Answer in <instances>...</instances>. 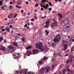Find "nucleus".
<instances>
[{"label":"nucleus","instance_id":"nucleus-27","mask_svg":"<svg viewBox=\"0 0 74 74\" xmlns=\"http://www.w3.org/2000/svg\"><path fill=\"white\" fill-rule=\"evenodd\" d=\"M32 48V46H29V47H27L26 48V49L28 50L29 49H30Z\"/></svg>","mask_w":74,"mask_h":74},{"label":"nucleus","instance_id":"nucleus-21","mask_svg":"<svg viewBox=\"0 0 74 74\" xmlns=\"http://www.w3.org/2000/svg\"><path fill=\"white\" fill-rule=\"evenodd\" d=\"M12 44H13V45H14V46H15L16 47L18 46V43H16V42H13L12 43Z\"/></svg>","mask_w":74,"mask_h":74},{"label":"nucleus","instance_id":"nucleus-55","mask_svg":"<svg viewBox=\"0 0 74 74\" xmlns=\"http://www.w3.org/2000/svg\"><path fill=\"white\" fill-rule=\"evenodd\" d=\"M49 5L51 6V5H52V4H51V3L50 2H49Z\"/></svg>","mask_w":74,"mask_h":74},{"label":"nucleus","instance_id":"nucleus-50","mask_svg":"<svg viewBox=\"0 0 74 74\" xmlns=\"http://www.w3.org/2000/svg\"><path fill=\"white\" fill-rule=\"evenodd\" d=\"M2 46L0 45V50H1Z\"/></svg>","mask_w":74,"mask_h":74},{"label":"nucleus","instance_id":"nucleus-4","mask_svg":"<svg viewBox=\"0 0 74 74\" xmlns=\"http://www.w3.org/2000/svg\"><path fill=\"white\" fill-rule=\"evenodd\" d=\"M16 48L13 45H10L8 47V51L10 52H13L15 50Z\"/></svg>","mask_w":74,"mask_h":74},{"label":"nucleus","instance_id":"nucleus-47","mask_svg":"<svg viewBox=\"0 0 74 74\" xmlns=\"http://www.w3.org/2000/svg\"><path fill=\"white\" fill-rule=\"evenodd\" d=\"M27 26V24H26L25 25H24V27H26Z\"/></svg>","mask_w":74,"mask_h":74},{"label":"nucleus","instance_id":"nucleus-7","mask_svg":"<svg viewBox=\"0 0 74 74\" xmlns=\"http://www.w3.org/2000/svg\"><path fill=\"white\" fill-rule=\"evenodd\" d=\"M50 23V20H49V19H48L46 22V25L45 26V28L48 27V26H49V25Z\"/></svg>","mask_w":74,"mask_h":74},{"label":"nucleus","instance_id":"nucleus-41","mask_svg":"<svg viewBox=\"0 0 74 74\" xmlns=\"http://www.w3.org/2000/svg\"><path fill=\"white\" fill-rule=\"evenodd\" d=\"M28 70V69H26V71H25V74H27V71Z\"/></svg>","mask_w":74,"mask_h":74},{"label":"nucleus","instance_id":"nucleus-6","mask_svg":"<svg viewBox=\"0 0 74 74\" xmlns=\"http://www.w3.org/2000/svg\"><path fill=\"white\" fill-rule=\"evenodd\" d=\"M62 21L65 25H67V24L69 22V20L68 18H65L64 19H63Z\"/></svg>","mask_w":74,"mask_h":74},{"label":"nucleus","instance_id":"nucleus-19","mask_svg":"<svg viewBox=\"0 0 74 74\" xmlns=\"http://www.w3.org/2000/svg\"><path fill=\"white\" fill-rule=\"evenodd\" d=\"M10 23L11 24H14L15 23V21L14 20H12L10 22Z\"/></svg>","mask_w":74,"mask_h":74},{"label":"nucleus","instance_id":"nucleus-56","mask_svg":"<svg viewBox=\"0 0 74 74\" xmlns=\"http://www.w3.org/2000/svg\"><path fill=\"white\" fill-rule=\"evenodd\" d=\"M31 21H34V18H32L31 19Z\"/></svg>","mask_w":74,"mask_h":74},{"label":"nucleus","instance_id":"nucleus-2","mask_svg":"<svg viewBox=\"0 0 74 74\" xmlns=\"http://www.w3.org/2000/svg\"><path fill=\"white\" fill-rule=\"evenodd\" d=\"M50 67L49 66H47L46 68H42L40 69L39 72V74H44L45 73H47L49 71Z\"/></svg>","mask_w":74,"mask_h":74},{"label":"nucleus","instance_id":"nucleus-54","mask_svg":"<svg viewBox=\"0 0 74 74\" xmlns=\"http://www.w3.org/2000/svg\"><path fill=\"white\" fill-rule=\"evenodd\" d=\"M10 8L11 9H12V5H11L10 6Z\"/></svg>","mask_w":74,"mask_h":74},{"label":"nucleus","instance_id":"nucleus-52","mask_svg":"<svg viewBox=\"0 0 74 74\" xmlns=\"http://www.w3.org/2000/svg\"><path fill=\"white\" fill-rule=\"evenodd\" d=\"M1 30L2 31H3V32H5V29L4 28L2 29Z\"/></svg>","mask_w":74,"mask_h":74},{"label":"nucleus","instance_id":"nucleus-37","mask_svg":"<svg viewBox=\"0 0 74 74\" xmlns=\"http://www.w3.org/2000/svg\"><path fill=\"white\" fill-rule=\"evenodd\" d=\"M72 59L71 58H70V63H72L73 62H72Z\"/></svg>","mask_w":74,"mask_h":74},{"label":"nucleus","instance_id":"nucleus-29","mask_svg":"<svg viewBox=\"0 0 74 74\" xmlns=\"http://www.w3.org/2000/svg\"><path fill=\"white\" fill-rule=\"evenodd\" d=\"M52 46L53 47H56V45H55V44H54V43H52Z\"/></svg>","mask_w":74,"mask_h":74},{"label":"nucleus","instance_id":"nucleus-42","mask_svg":"<svg viewBox=\"0 0 74 74\" xmlns=\"http://www.w3.org/2000/svg\"><path fill=\"white\" fill-rule=\"evenodd\" d=\"M48 44H49V46H50V47H51V42H49L48 43Z\"/></svg>","mask_w":74,"mask_h":74},{"label":"nucleus","instance_id":"nucleus-33","mask_svg":"<svg viewBox=\"0 0 74 74\" xmlns=\"http://www.w3.org/2000/svg\"><path fill=\"white\" fill-rule=\"evenodd\" d=\"M70 72L71 74H73L74 73V71L72 70L70 71Z\"/></svg>","mask_w":74,"mask_h":74},{"label":"nucleus","instance_id":"nucleus-64","mask_svg":"<svg viewBox=\"0 0 74 74\" xmlns=\"http://www.w3.org/2000/svg\"><path fill=\"white\" fill-rule=\"evenodd\" d=\"M41 11H43V10H44V8H41Z\"/></svg>","mask_w":74,"mask_h":74},{"label":"nucleus","instance_id":"nucleus-11","mask_svg":"<svg viewBox=\"0 0 74 74\" xmlns=\"http://www.w3.org/2000/svg\"><path fill=\"white\" fill-rule=\"evenodd\" d=\"M31 53H32V51H29V50L27 51V56H30V55H31Z\"/></svg>","mask_w":74,"mask_h":74},{"label":"nucleus","instance_id":"nucleus-63","mask_svg":"<svg viewBox=\"0 0 74 74\" xmlns=\"http://www.w3.org/2000/svg\"><path fill=\"white\" fill-rule=\"evenodd\" d=\"M34 18L35 19H37V17H36V16H35Z\"/></svg>","mask_w":74,"mask_h":74},{"label":"nucleus","instance_id":"nucleus-45","mask_svg":"<svg viewBox=\"0 0 74 74\" xmlns=\"http://www.w3.org/2000/svg\"><path fill=\"white\" fill-rule=\"evenodd\" d=\"M69 62H70V60H67L66 61V63H67V64H68V63H69Z\"/></svg>","mask_w":74,"mask_h":74},{"label":"nucleus","instance_id":"nucleus-40","mask_svg":"<svg viewBox=\"0 0 74 74\" xmlns=\"http://www.w3.org/2000/svg\"><path fill=\"white\" fill-rule=\"evenodd\" d=\"M65 71H66V70H65V69H64L63 70V72H62L63 73H65Z\"/></svg>","mask_w":74,"mask_h":74},{"label":"nucleus","instance_id":"nucleus-17","mask_svg":"<svg viewBox=\"0 0 74 74\" xmlns=\"http://www.w3.org/2000/svg\"><path fill=\"white\" fill-rule=\"evenodd\" d=\"M33 52L34 53H36L38 52V50L37 49H34L33 50Z\"/></svg>","mask_w":74,"mask_h":74},{"label":"nucleus","instance_id":"nucleus-62","mask_svg":"<svg viewBox=\"0 0 74 74\" xmlns=\"http://www.w3.org/2000/svg\"><path fill=\"white\" fill-rule=\"evenodd\" d=\"M13 4H15V1L14 0L13 2Z\"/></svg>","mask_w":74,"mask_h":74},{"label":"nucleus","instance_id":"nucleus-10","mask_svg":"<svg viewBox=\"0 0 74 74\" xmlns=\"http://www.w3.org/2000/svg\"><path fill=\"white\" fill-rule=\"evenodd\" d=\"M58 25V22L56 21H55L54 23L52 24V27H54Z\"/></svg>","mask_w":74,"mask_h":74},{"label":"nucleus","instance_id":"nucleus-39","mask_svg":"<svg viewBox=\"0 0 74 74\" xmlns=\"http://www.w3.org/2000/svg\"><path fill=\"white\" fill-rule=\"evenodd\" d=\"M38 5H39L38 3L36 4L35 5V7H38Z\"/></svg>","mask_w":74,"mask_h":74},{"label":"nucleus","instance_id":"nucleus-3","mask_svg":"<svg viewBox=\"0 0 74 74\" xmlns=\"http://www.w3.org/2000/svg\"><path fill=\"white\" fill-rule=\"evenodd\" d=\"M45 0H42V2L40 3V4L41 5V6L43 8H44L45 9H48V7H49L48 4H47L46 5V4L45 3Z\"/></svg>","mask_w":74,"mask_h":74},{"label":"nucleus","instance_id":"nucleus-34","mask_svg":"<svg viewBox=\"0 0 74 74\" xmlns=\"http://www.w3.org/2000/svg\"><path fill=\"white\" fill-rule=\"evenodd\" d=\"M61 53L60 52H59L58 53V56H60V55H61Z\"/></svg>","mask_w":74,"mask_h":74},{"label":"nucleus","instance_id":"nucleus-16","mask_svg":"<svg viewBox=\"0 0 74 74\" xmlns=\"http://www.w3.org/2000/svg\"><path fill=\"white\" fill-rule=\"evenodd\" d=\"M58 15L59 16V19H62V14L60 13H58Z\"/></svg>","mask_w":74,"mask_h":74},{"label":"nucleus","instance_id":"nucleus-48","mask_svg":"<svg viewBox=\"0 0 74 74\" xmlns=\"http://www.w3.org/2000/svg\"><path fill=\"white\" fill-rule=\"evenodd\" d=\"M52 13H56V11H53L52 12Z\"/></svg>","mask_w":74,"mask_h":74},{"label":"nucleus","instance_id":"nucleus-59","mask_svg":"<svg viewBox=\"0 0 74 74\" xmlns=\"http://www.w3.org/2000/svg\"><path fill=\"white\" fill-rule=\"evenodd\" d=\"M2 4V1H0V5H1Z\"/></svg>","mask_w":74,"mask_h":74},{"label":"nucleus","instance_id":"nucleus-35","mask_svg":"<svg viewBox=\"0 0 74 74\" xmlns=\"http://www.w3.org/2000/svg\"><path fill=\"white\" fill-rule=\"evenodd\" d=\"M22 41H24V42H25V39L24 38V37H23L22 38Z\"/></svg>","mask_w":74,"mask_h":74},{"label":"nucleus","instance_id":"nucleus-20","mask_svg":"<svg viewBox=\"0 0 74 74\" xmlns=\"http://www.w3.org/2000/svg\"><path fill=\"white\" fill-rule=\"evenodd\" d=\"M22 1H21L20 2L19 1H18L17 2V4L18 5H20L21 4V3H22Z\"/></svg>","mask_w":74,"mask_h":74},{"label":"nucleus","instance_id":"nucleus-18","mask_svg":"<svg viewBox=\"0 0 74 74\" xmlns=\"http://www.w3.org/2000/svg\"><path fill=\"white\" fill-rule=\"evenodd\" d=\"M17 74H23V71L21 70L17 73Z\"/></svg>","mask_w":74,"mask_h":74},{"label":"nucleus","instance_id":"nucleus-9","mask_svg":"<svg viewBox=\"0 0 74 74\" xmlns=\"http://www.w3.org/2000/svg\"><path fill=\"white\" fill-rule=\"evenodd\" d=\"M66 41H63V44H65L64 45V48L63 49V50H64V51H65L66 49H67V44L66 43Z\"/></svg>","mask_w":74,"mask_h":74},{"label":"nucleus","instance_id":"nucleus-44","mask_svg":"<svg viewBox=\"0 0 74 74\" xmlns=\"http://www.w3.org/2000/svg\"><path fill=\"white\" fill-rule=\"evenodd\" d=\"M70 66H69V65H67L66 66V69H68V68H69V67Z\"/></svg>","mask_w":74,"mask_h":74},{"label":"nucleus","instance_id":"nucleus-14","mask_svg":"<svg viewBox=\"0 0 74 74\" xmlns=\"http://www.w3.org/2000/svg\"><path fill=\"white\" fill-rule=\"evenodd\" d=\"M1 50H3V51H6L7 49H6L5 47L2 46Z\"/></svg>","mask_w":74,"mask_h":74},{"label":"nucleus","instance_id":"nucleus-24","mask_svg":"<svg viewBox=\"0 0 74 74\" xmlns=\"http://www.w3.org/2000/svg\"><path fill=\"white\" fill-rule=\"evenodd\" d=\"M45 32L46 33V35L48 36L49 34V31H47V30H46Z\"/></svg>","mask_w":74,"mask_h":74},{"label":"nucleus","instance_id":"nucleus-51","mask_svg":"<svg viewBox=\"0 0 74 74\" xmlns=\"http://www.w3.org/2000/svg\"><path fill=\"white\" fill-rule=\"evenodd\" d=\"M49 11H51L52 10V9L51 8H49Z\"/></svg>","mask_w":74,"mask_h":74},{"label":"nucleus","instance_id":"nucleus-8","mask_svg":"<svg viewBox=\"0 0 74 74\" xmlns=\"http://www.w3.org/2000/svg\"><path fill=\"white\" fill-rule=\"evenodd\" d=\"M16 17V16H15V14H12L8 16V18H9L10 19H11L12 18H15Z\"/></svg>","mask_w":74,"mask_h":74},{"label":"nucleus","instance_id":"nucleus-22","mask_svg":"<svg viewBox=\"0 0 74 74\" xmlns=\"http://www.w3.org/2000/svg\"><path fill=\"white\" fill-rule=\"evenodd\" d=\"M66 26H67V27H67L68 28H69H69H70V27L71 26L70 24V23H69L68 24H67L66 25Z\"/></svg>","mask_w":74,"mask_h":74},{"label":"nucleus","instance_id":"nucleus-23","mask_svg":"<svg viewBox=\"0 0 74 74\" xmlns=\"http://www.w3.org/2000/svg\"><path fill=\"white\" fill-rule=\"evenodd\" d=\"M14 56V59H19V56H18L17 57L16 56Z\"/></svg>","mask_w":74,"mask_h":74},{"label":"nucleus","instance_id":"nucleus-31","mask_svg":"<svg viewBox=\"0 0 74 74\" xmlns=\"http://www.w3.org/2000/svg\"><path fill=\"white\" fill-rule=\"evenodd\" d=\"M74 51V47H73L71 49V51L73 52Z\"/></svg>","mask_w":74,"mask_h":74},{"label":"nucleus","instance_id":"nucleus-38","mask_svg":"<svg viewBox=\"0 0 74 74\" xmlns=\"http://www.w3.org/2000/svg\"><path fill=\"white\" fill-rule=\"evenodd\" d=\"M55 68V65H53L52 66V69H53L52 70H53V69Z\"/></svg>","mask_w":74,"mask_h":74},{"label":"nucleus","instance_id":"nucleus-13","mask_svg":"<svg viewBox=\"0 0 74 74\" xmlns=\"http://www.w3.org/2000/svg\"><path fill=\"white\" fill-rule=\"evenodd\" d=\"M7 6L6 5H3L1 7V8L3 10H5V8H7Z\"/></svg>","mask_w":74,"mask_h":74},{"label":"nucleus","instance_id":"nucleus-32","mask_svg":"<svg viewBox=\"0 0 74 74\" xmlns=\"http://www.w3.org/2000/svg\"><path fill=\"white\" fill-rule=\"evenodd\" d=\"M61 25L62 26H64V25H65L63 23H61Z\"/></svg>","mask_w":74,"mask_h":74},{"label":"nucleus","instance_id":"nucleus-43","mask_svg":"<svg viewBox=\"0 0 74 74\" xmlns=\"http://www.w3.org/2000/svg\"><path fill=\"white\" fill-rule=\"evenodd\" d=\"M51 61L52 62H55V59H54V58H52Z\"/></svg>","mask_w":74,"mask_h":74},{"label":"nucleus","instance_id":"nucleus-5","mask_svg":"<svg viewBox=\"0 0 74 74\" xmlns=\"http://www.w3.org/2000/svg\"><path fill=\"white\" fill-rule=\"evenodd\" d=\"M61 39L60 35L59 34H57L56 36H55V38L53 40V41L55 42H59V40Z\"/></svg>","mask_w":74,"mask_h":74},{"label":"nucleus","instance_id":"nucleus-12","mask_svg":"<svg viewBox=\"0 0 74 74\" xmlns=\"http://www.w3.org/2000/svg\"><path fill=\"white\" fill-rule=\"evenodd\" d=\"M64 32H68L69 31V28L67 27H66L63 29Z\"/></svg>","mask_w":74,"mask_h":74},{"label":"nucleus","instance_id":"nucleus-61","mask_svg":"<svg viewBox=\"0 0 74 74\" xmlns=\"http://www.w3.org/2000/svg\"><path fill=\"white\" fill-rule=\"evenodd\" d=\"M70 51V50L69 49H68V50H67V51L66 52V53H67V52H69V51Z\"/></svg>","mask_w":74,"mask_h":74},{"label":"nucleus","instance_id":"nucleus-46","mask_svg":"<svg viewBox=\"0 0 74 74\" xmlns=\"http://www.w3.org/2000/svg\"><path fill=\"white\" fill-rule=\"evenodd\" d=\"M69 54L66 53L65 55V56H69Z\"/></svg>","mask_w":74,"mask_h":74},{"label":"nucleus","instance_id":"nucleus-30","mask_svg":"<svg viewBox=\"0 0 74 74\" xmlns=\"http://www.w3.org/2000/svg\"><path fill=\"white\" fill-rule=\"evenodd\" d=\"M28 74H34V73L30 71L28 73Z\"/></svg>","mask_w":74,"mask_h":74},{"label":"nucleus","instance_id":"nucleus-28","mask_svg":"<svg viewBox=\"0 0 74 74\" xmlns=\"http://www.w3.org/2000/svg\"><path fill=\"white\" fill-rule=\"evenodd\" d=\"M5 29L7 30V32H8L10 31V29L9 28V27H6Z\"/></svg>","mask_w":74,"mask_h":74},{"label":"nucleus","instance_id":"nucleus-36","mask_svg":"<svg viewBox=\"0 0 74 74\" xmlns=\"http://www.w3.org/2000/svg\"><path fill=\"white\" fill-rule=\"evenodd\" d=\"M0 39L2 40H3V39H4V38L2 36H1L0 37Z\"/></svg>","mask_w":74,"mask_h":74},{"label":"nucleus","instance_id":"nucleus-57","mask_svg":"<svg viewBox=\"0 0 74 74\" xmlns=\"http://www.w3.org/2000/svg\"><path fill=\"white\" fill-rule=\"evenodd\" d=\"M23 16H26V13H24V14H23Z\"/></svg>","mask_w":74,"mask_h":74},{"label":"nucleus","instance_id":"nucleus-15","mask_svg":"<svg viewBox=\"0 0 74 74\" xmlns=\"http://www.w3.org/2000/svg\"><path fill=\"white\" fill-rule=\"evenodd\" d=\"M43 61V59H41L39 62V64L41 65V66L43 64V62H42Z\"/></svg>","mask_w":74,"mask_h":74},{"label":"nucleus","instance_id":"nucleus-60","mask_svg":"<svg viewBox=\"0 0 74 74\" xmlns=\"http://www.w3.org/2000/svg\"><path fill=\"white\" fill-rule=\"evenodd\" d=\"M4 27L3 26H2L1 27H0V29H3V28H4Z\"/></svg>","mask_w":74,"mask_h":74},{"label":"nucleus","instance_id":"nucleus-49","mask_svg":"<svg viewBox=\"0 0 74 74\" xmlns=\"http://www.w3.org/2000/svg\"><path fill=\"white\" fill-rule=\"evenodd\" d=\"M63 67V65H61L60 66V69H62Z\"/></svg>","mask_w":74,"mask_h":74},{"label":"nucleus","instance_id":"nucleus-53","mask_svg":"<svg viewBox=\"0 0 74 74\" xmlns=\"http://www.w3.org/2000/svg\"><path fill=\"white\" fill-rule=\"evenodd\" d=\"M70 57L71 58H72V59H73V58H74V56H73V55H72Z\"/></svg>","mask_w":74,"mask_h":74},{"label":"nucleus","instance_id":"nucleus-1","mask_svg":"<svg viewBox=\"0 0 74 74\" xmlns=\"http://www.w3.org/2000/svg\"><path fill=\"white\" fill-rule=\"evenodd\" d=\"M35 46L36 48H39L41 51H44V52H47V51H48L49 50V48L46 47H44L43 49L42 45L41 43L36 44Z\"/></svg>","mask_w":74,"mask_h":74},{"label":"nucleus","instance_id":"nucleus-25","mask_svg":"<svg viewBox=\"0 0 74 74\" xmlns=\"http://www.w3.org/2000/svg\"><path fill=\"white\" fill-rule=\"evenodd\" d=\"M16 8H22V7H21V6H19L18 5H16Z\"/></svg>","mask_w":74,"mask_h":74},{"label":"nucleus","instance_id":"nucleus-58","mask_svg":"<svg viewBox=\"0 0 74 74\" xmlns=\"http://www.w3.org/2000/svg\"><path fill=\"white\" fill-rule=\"evenodd\" d=\"M46 17H47V16H45L44 17H42V19H44V18H46Z\"/></svg>","mask_w":74,"mask_h":74},{"label":"nucleus","instance_id":"nucleus-26","mask_svg":"<svg viewBox=\"0 0 74 74\" xmlns=\"http://www.w3.org/2000/svg\"><path fill=\"white\" fill-rule=\"evenodd\" d=\"M43 61H45V60H47V57H46L45 56L43 58Z\"/></svg>","mask_w":74,"mask_h":74}]
</instances>
